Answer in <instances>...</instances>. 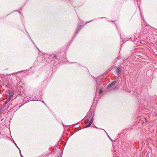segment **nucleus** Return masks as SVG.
<instances>
[{
  "label": "nucleus",
  "mask_w": 157,
  "mask_h": 157,
  "mask_svg": "<svg viewBox=\"0 0 157 157\" xmlns=\"http://www.w3.org/2000/svg\"><path fill=\"white\" fill-rule=\"evenodd\" d=\"M152 73V71H148L147 72V75H148V73Z\"/></svg>",
  "instance_id": "nucleus-9"
},
{
  "label": "nucleus",
  "mask_w": 157,
  "mask_h": 157,
  "mask_svg": "<svg viewBox=\"0 0 157 157\" xmlns=\"http://www.w3.org/2000/svg\"><path fill=\"white\" fill-rule=\"evenodd\" d=\"M121 71V69L120 67H118L116 70V71L118 75H120Z\"/></svg>",
  "instance_id": "nucleus-4"
},
{
  "label": "nucleus",
  "mask_w": 157,
  "mask_h": 157,
  "mask_svg": "<svg viewBox=\"0 0 157 157\" xmlns=\"http://www.w3.org/2000/svg\"><path fill=\"white\" fill-rule=\"evenodd\" d=\"M53 57L54 58L56 59L57 60H59V59L58 58L57 56L55 54H54Z\"/></svg>",
  "instance_id": "nucleus-7"
},
{
  "label": "nucleus",
  "mask_w": 157,
  "mask_h": 157,
  "mask_svg": "<svg viewBox=\"0 0 157 157\" xmlns=\"http://www.w3.org/2000/svg\"><path fill=\"white\" fill-rule=\"evenodd\" d=\"M19 84H20V83H17V85L18 86Z\"/></svg>",
  "instance_id": "nucleus-10"
},
{
  "label": "nucleus",
  "mask_w": 157,
  "mask_h": 157,
  "mask_svg": "<svg viewBox=\"0 0 157 157\" xmlns=\"http://www.w3.org/2000/svg\"><path fill=\"white\" fill-rule=\"evenodd\" d=\"M86 121H85V123L86 125L84 127L87 128L89 127L93 122V116L92 112L88 113L86 116Z\"/></svg>",
  "instance_id": "nucleus-1"
},
{
  "label": "nucleus",
  "mask_w": 157,
  "mask_h": 157,
  "mask_svg": "<svg viewBox=\"0 0 157 157\" xmlns=\"http://www.w3.org/2000/svg\"><path fill=\"white\" fill-rule=\"evenodd\" d=\"M82 28V26L81 25H78L77 27V31L75 32V34L77 35L78 34V33L79 31H80V30Z\"/></svg>",
  "instance_id": "nucleus-3"
},
{
  "label": "nucleus",
  "mask_w": 157,
  "mask_h": 157,
  "mask_svg": "<svg viewBox=\"0 0 157 157\" xmlns=\"http://www.w3.org/2000/svg\"><path fill=\"white\" fill-rule=\"evenodd\" d=\"M116 81H114L112 82L111 83L109 84L108 86V88H110L113 85L115 84L116 83Z\"/></svg>",
  "instance_id": "nucleus-5"
},
{
  "label": "nucleus",
  "mask_w": 157,
  "mask_h": 157,
  "mask_svg": "<svg viewBox=\"0 0 157 157\" xmlns=\"http://www.w3.org/2000/svg\"><path fill=\"white\" fill-rule=\"evenodd\" d=\"M7 95L9 96L8 98H10L11 99V98L13 96L14 93L12 90H9L7 91Z\"/></svg>",
  "instance_id": "nucleus-2"
},
{
  "label": "nucleus",
  "mask_w": 157,
  "mask_h": 157,
  "mask_svg": "<svg viewBox=\"0 0 157 157\" xmlns=\"http://www.w3.org/2000/svg\"><path fill=\"white\" fill-rule=\"evenodd\" d=\"M103 92V91L101 89L99 90V93L100 94H101Z\"/></svg>",
  "instance_id": "nucleus-8"
},
{
  "label": "nucleus",
  "mask_w": 157,
  "mask_h": 157,
  "mask_svg": "<svg viewBox=\"0 0 157 157\" xmlns=\"http://www.w3.org/2000/svg\"><path fill=\"white\" fill-rule=\"evenodd\" d=\"M95 128H97L96 126H95Z\"/></svg>",
  "instance_id": "nucleus-11"
},
{
  "label": "nucleus",
  "mask_w": 157,
  "mask_h": 157,
  "mask_svg": "<svg viewBox=\"0 0 157 157\" xmlns=\"http://www.w3.org/2000/svg\"><path fill=\"white\" fill-rule=\"evenodd\" d=\"M10 100H11V99H10V98H8L7 99V100H6V102H5V103H4L3 105L5 106L6 105V104L10 101Z\"/></svg>",
  "instance_id": "nucleus-6"
}]
</instances>
